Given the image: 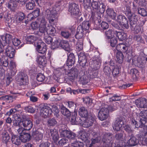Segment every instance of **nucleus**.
I'll use <instances>...</instances> for the list:
<instances>
[{"label":"nucleus","mask_w":147,"mask_h":147,"mask_svg":"<svg viewBox=\"0 0 147 147\" xmlns=\"http://www.w3.org/2000/svg\"><path fill=\"white\" fill-rule=\"evenodd\" d=\"M123 133L116 134L114 143V137L110 133L104 134L102 139V144L103 147H124L121 146L123 142H126V136Z\"/></svg>","instance_id":"1"},{"label":"nucleus","mask_w":147,"mask_h":147,"mask_svg":"<svg viewBox=\"0 0 147 147\" xmlns=\"http://www.w3.org/2000/svg\"><path fill=\"white\" fill-rule=\"evenodd\" d=\"M92 8L91 17L94 18L95 17L100 19L101 14H103L105 10L106 6L102 3H100L97 1H93L91 4Z\"/></svg>","instance_id":"2"},{"label":"nucleus","mask_w":147,"mask_h":147,"mask_svg":"<svg viewBox=\"0 0 147 147\" xmlns=\"http://www.w3.org/2000/svg\"><path fill=\"white\" fill-rule=\"evenodd\" d=\"M39 31L42 33L46 32L47 34L55 35L56 33L55 27L52 25L49 26L45 18H42L39 20Z\"/></svg>","instance_id":"3"},{"label":"nucleus","mask_w":147,"mask_h":147,"mask_svg":"<svg viewBox=\"0 0 147 147\" xmlns=\"http://www.w3.org/2000/svg\"><path fill=\"white\" fill-rule=\"evenodd\" d=\"M138 134L137 135V137L138 138L137 139L136 137L134 136L133 134H131L130 135V139L126 142H123L122 144H121V146L124 147H129L134 146L137 145L138 144H140V138L138 137Z\"/></svg>","instance_id":"4"},{"label":"nucleus","mask_w":147,"mask_h":147,"mask_svg":"<svg viewBox=\"0 0 147 147\" xmlns=\"http://www.w3.org/2000/svg\"><path fill=\"white\" fill-rule=\"evenodd\" d=\"M4 51L5 54L10 58H13L15 55V50L14 49L9 45H2L0 49V53H1Z\"/></svg>","instance_id":"5"},{"label":"nucleus","mask_w":147,"mask_h":147,"mask_svg":"<svg viewBox=\"0 0 147 147\" xmlns=\"http://www.w3.org/2000/svg\"><path fill=\"white\" fill-rule=\"evenodd\" d=\"M58 12L53 9L52 10L47 9V12L48 18L49 20V23L50 24L55 25L57 22V12Z\"/></svg>","instance_id":"6"},{"label":"nucleus","mask_w":147,"mask_h":147,"mask_svg":"<svg viewBox=\"0 0 147 147\" xmlns=\"http://www.w3.org/2000/svg\"><path fill=\"white\" fill-rule=\"evenodd\" d=\"M115 20L119 23L121 28L124 27L127 29L128 28L129 26L128 21L124 15H119L117 16V18H116Z\"/></svg>","instance_id":"7"},{"label":"nucleus","mask_w":147,"mask_h":147,"mask_svg":"<svg viewBox=\"0 0 147 147\" xmlns=\"http://www.w3.org/2000/svg\"><path fill=\"white\" fill-rule=\"evenodd\" d=\"M68 11L71 15L73 17L80 14L78 5L75 3L69 4Z\"/></svg>","instance_id":"8"},{"label":"nucleus","mask_w":147,"mask_h":147,"mask_svg":"<svg viewBox=\"0 0 147 147\" xmlns=\"http://www.w3.org/2000/svg\"><path fill=\"white\" fill-rule=\"evenodd\" d=\"M59 131L61 137H66L70 140H74L76 137V134L71 131L61 129Z\"/></svg>","instance_id":"9"},{"label":"nucleus","mask_w":147,"mask_h":147,"mask_svg":"<svg viewBox=\"0 0 147 147\" xmlns=\"http://www.w3.org/2000/svg\"><path fill=\"white\" fill-rule=\"evenodd\" d=\"M16 79L20 86L25 85L28 83V77L26 75L23 73L18 74Z\"/></svg>","instance_id":"10"},{"label":"nucleus","mask_w":147,"mask_h":147,"mask_svg":"<svg viewBox=\"0 0 147 147\" xmlns=\"http://www.w3.org/2000/svg\"><path fill=\"white\" fill-rule=\"evenodd\" d=\"M107 107L106 106L105 107L102 108L98 113V118L101 121L105 120L108 117L109 110Z\"/></svg>","instance_id":"11"},{"label":"nucleus","mask_w":147,"mask_h":147,"mask_svg":"<svg viewBox=\"0 0 147 147\" xmlns=\"http://www.w3.org/2000/svg\"><path fill=\"white\" fill-rule=\"evenodd\" d=\"M36 51L41 54H44L47 51V47L45 44L42 41L39 40L36 46Z\"/></svg>","instance_id":"12"},{"label":"nucleus","mask_w":147,"mask_h":147,"mask_svg":"<svg viewBox=\"0 0 147 147\" xmlns=\"http://www.w3.org/2000/svg\"><path fill=\"white\" fill-rule=\"evenodd\" d=\"M124 125L123 120L121 118H118L113 124V129L116 131L121 130L124 127Z\"/></svg>","instance_id":"13"},{"label":"nucleus","mask_w":147,"mask_h":147,"mask_svg":"<svg viewBox=\"0 0 147 147\" xmlns=\"http://www.w3.org/2000/svg\"><path fill=\"white\" fill-rule=\"evenodd\" d=\"M52 113V111L51 108L47 106H44L41 109L40 115L42 117L46 118L50 115Z\"/></svg>","instance_id":"14"},{"label":"nucleus","mask_w":147,"mask_h":147,"mask_svg":"<svg viewBox=\"0 0 147 147\" xmlns=\"http://www.w3.org/2000/svg\"><path fill=\"white\" fill-rule=\"evenodd\" d=\"M44 130L42 129H39L35 131H34L32 134L33 137L36 140L39 141L42 139L43 137V133Z\"/></svg>","instance_id":"15"},{"label":"nucleus","mask_w":147,"mask_h":147,"mask_svg":"<svg viewBox=\"0 0 147 147\" xmlns=\"http://www.w3.org/2000/svg\"><path fill=\"white\" fill-rule=\"evenodd\" d=\"M101 61V59L100 57H96L92 61L90 62V64L91 65L92 63H93V66H91V67L94 70H96L100 68Z\"/></svg>","instance_id":"16"},{"label":"nucleus","mask_w":147,"mask_h":147,"mask_svg":"<svg viewBox=\"0 0 147 147\" xmlns=\"http://www.w3.org/2000/svg\"><path fill=\"white\" fill-rule=\"evenodd\" d=\"M22 122L23 126L27 130H30L33 127L32 121L31 120L29 119H23Z\"/></svg>","instance_id":"17"},{"label":"nucleus","mask_w":147,"mask_h":147,"mask_svg":"<svg viewBox=\"0 0 147 147\" xmlns=\"http://www.w3.org/2000/svg\"><path fill=\"white\" fill-rule=\"evenodd\" d=\"M68 59L67 61V66H72L74 64L75 62V57L74 54L71 52H68L67 53Z\"/></svg>","instance_id":"18"},{"label":"nucleus","mask_w":147,"mask_h":147,"mask_svg":"<svg viewBox=\"0 0 147 147\" xmlns=\"http://www.w3.org/2000/svg\"><path fill=\"white\" fill-rule=\"evenodd\" d=\"M10 74L9 75L11 76H13L16 74L17 70L16 69V65L15 62L11 61L9 64Z\"/></svg>","instance_id":"19"},{"label":"nucleus","mask_w":147,"mask_h":147,"mask_svg":"<svg viewBox=\"0 0 147 147\" xmlns=\"http://www.w3.org/2000/svg\"><path fill=\"white\" fill-rule=\"evenodd\" d=\"M61 47L64 49L65 51L70 52L71 51V46L68 42L66 40H61Z\"/></svg>","instance_id":"20"},{"label":"nucleus","mask_w":147,"mask_h":147,"mask_svg":"<svg viewBox=\"0 0 147 147\" xmlns=\"http://www.w3.org/2000/svg\"><path fill=\"white\" fill-rule=\"evenodd\" d=\"M39 40H41L40 38H38L37 37L33 36H28L26 39L27 42L28 44H31L34 42L35 45H36Z\"/></svg>","instance_id":"21"},{"label":"nucleus","mask_w":147,"mask_h":147,"mask_svg":"<svg viewBox=\"0 0 147 147\" xmlns=\"http://www.w3.org/2000/svg\"><path fill=\"white\" fill-rule=\"evenodd\" d=\"M49 135V136H51L55 142L57 141L59 139L58 132L55 129H50Z\"/></svg>","instance_id":"22"},{"label":"nucleus","mask_w":147,"mask_h":147,"mask_svg":"<svg viewBox=\"0 0 147 147\" xmlns=\"http://www.w3.org/2000/svg\"><path fill=\"white\" fill-rule=\"evenodd\" d=\"M138 137L140 138V144L147 145V132L143 133L142 135L140 134Z\"/></svg>","instance_id":"23"},{"label":"nucleus","mask_w":147,"mask_h":147,"mask_svg":"<svg viewBox=\"0 0 147 147\" xmlns=\"http://www.w3.org/2000/svg\"><path fill=\"white\" fill-rule=\"evenodd\" d=\"M36 61L37 63L42 66H45L47 63L46 58L44 56L38 55Z\"/></svg>","instance_id":"24"},{"label":"nucleus","mask_w":147,"mask_h":147,"mask_svg":"<svg viewBox=\"0 0 147 147\" xmlns=\"http://www.w3.org/2000/svg\"><path fill=\"white\" fill-rule=\"evenodd\" d=\"M12 39V36L9 34H6L5 36H1V39L2 40V43L4 45H8V42L9 43Z\"/></svg>","instance_id":"25"},{"label":"nucleus","mask_w":147,"mask_h":147,"mask_svg":"<svg viewBox=\"0 0 147 147\" xmlns=\"http://www.w3.org/2000/svg\"><path fill=\"white\" fill-rule=\"evenodd\" d=\"M137 106L141 108L147 107V100L144 98L141 100H138L136 102Z\"/></svg>","instance_id":"26"},{"label":"nucleus","mask_w":147,"mask_h":147,"mask_svg":"<svg viewBox=\"0 0 147 147\" xmlns=\"http://www.w3.org/2000/svg\"><path fill=\"white\" fill-rule=\"evenodd\" d=\"M127 18L130 22V25H136V24L138 16L137 15H136L135 13H133L131 16H130V18Z\"/></svg>","instance_id":"27"},{"label":"nucleus","mask_w":147,"mask_h":147,"mask_svg":"<svg viewBox=\"0 0 147 147\" xmlns=\"http://www.w3.org/2000/svg\"><path fill=\"white\" fill-rule=\"evenodd\" d=\"M78 70L76 68H73L70 69L68 73V76L72 80L76 78L78 76Z\"/></svg>","instance_id":"28"},{"label":"nucleus","mask_w":147,"mask_h":147,"mask_svg":"<svg viewBox=\"0 0 147 147\" xmlns=\"http://www.w3.org/2000/svg\"><path fill=\"white\" fill-rule=\"evenodd\" d=\"M94 122L93 119L92 117L86 119L84 121L83 127L87 128L92 125Z\"/></svg>","instance_id":"29"},{"label":"nucleus","mask_w":147,"mask_h":147,"mask_svg":"<svg viewBox=\"0 0 147 147\" xmlns=\"http://www.w3.org/2000/svg\"><path fill=\"white\" fill-rule=\"evenodd\" d=\"M107 14L110 18L115 20L116 19V13L112 8L107 9L106 11Z\"/></svg>","instance_id":"30"},{"label":"nucleus","mask_w":147,"mask_h":147,"mask_svg":"<svg viewBox=\"0 0 147 147\" xmlns=\"http://www.w3.org/2000/svg\"><path fill=\"white\" fill-rule=\"evenodd\" d=\"M114 34L121 41L124 40L126 37V34L123 32L115 31Z\"/></svg>","instance_id":"31"},{"label":"nucleus","mask_w":147,"mask_h":147,"mask_svg":"<svg viewBox=\"0 0 147 147\" xmlns=\"http://www.w3.org/2000/svg\"><path fill=\"white\" fill-rule=\"evenodd\" d=\"M116 56V60L119 63H121L123 62L124 56L121 52L117 51Z\"/></svg>","instance_id":"32"},{"label":"nucleus","mask_w":147,"mask_h":147,"mask_svg":"<svg viewBox=\"0 0 147 147\" xmlns=\"http://www.w3.org/2000/svg\"><path fill=\"white\" fill-rule=\"evenodd\" d=\"M84 30L81 26H78L77 28L76 38L78 39L82 38L84 36Z\"/></svg>","instance_id":"33"},{"label":"nucleus","mask_w":147,"mask_h":147,"mask_svg":"<svg viewBox=\"0 0 147 147\" xmlns=\"http://www.w3.org/2000/svg\"><path fill=\"white\" fill-rule=\"evenodd\" d=\"M78 113L80 116L83 117H86L88 116V111L87 109L84 107H82L79 109Z\"/></svg>","instance_id":"34"},{"label":"nucleus","mask_w":147,"mask_h":147,"mask_svg":"<svg viewBox=\"0 0 147 147\" xmlns=\"http://www.w3.org/2000/svg\"><path fill=\"white\" fill-rule=\"evenodd\" d=\"M117 51L121 50L123 52L126 53L128 50V47L125 44L120 43L116 46Z\"/></svg>","instance_id":"35"},{"label":"nucleus","mask_w":147,"mask_h":147,"mask_svg":"<svg viewBox=\"0 0 147 147\" xmlns=\"http://www.w3.org/2000/svg\"><path fill=\"white\" fill-rule=\"evenodd\" d=\"M63 1H61L57 2L53 9L57 11L61 10L63 9Z\"/></svg>","instance_id":"36"},{"label":"nucleus","mask_w":147,"mask_h":147,"mask_svg":"<svg viewBox=\"0 0 147 147\" xmlns=\"http://www.w3.org/2000/svg\"><path fill=\"white\" fill-rule=\"evenodd\" d=\"M11 140L13 143L17 145H20L21 142L20 137L16 135H13Z\"/></svg>","instance_id":"37"},{"label":"nucleus","mask_w":147,"mask_h":147,"mask_svg":"<svg viewBox=\"0 0 147 147\" xmlns=\"http://www.w3.org/2000/svg\"><path fill=\"white\" fill-rule=\"evenodd\" d=\"M13 125L16 126H20L21 123V119L20 115H18L16 116H15L14 120L13 122Z\"/></svg>","instance_id":"38"},{"label":"nucleus","mask_w":147,"mask_h":147,"mask_svg":"<svg viewBox=\"0 0 147 147\" xmlns=\"http://www.w3.org/2000/svg\"><path fill=\"white\" fill-rule=\"evenodd\" d=\"M79 81L82 85H85L89 82V80L87 75H84L80 78Z\"/></svg>","instance_id":"39"},{"label":"nucleus","mask_w":147,"mask_h":147,"mask_svg":"<svg viewBox=\"0 0 147 147\" xmlns=\"http://www.w3.org/2000/svg\"><path fill=\"white\" fill-rule=\"evenodd\" d=\"M20 137L21 142L25 143L30 140V136L29 134L25 133L22 135H21Z\"/></svg>","instance_id":"40"},{"label":"nucleus","mask_w":147,"mask_h":147,"mask_svg":"<svg viewBox=\"0 0 147 147\" xmlns=\"http://www.w3.org/2000/svg\"><path fill=\"white\" fill-rule=\"evenodd\" d=\"M17 6L16 3L13 0H10L8 3V7L11 11H14L16 9Z\"/></svg>","instance_id":"41"},{"label":"nucleus","mask_w":147,"mask_h":147,"mask_svg":"<svg viewBox=\"0 0 147 147\" xmlns=\"http://www.w3.org/2000/svg\"><path fill=\"white\" fill-rule=\"evenodd\" d=\"M2 140L3 142L6 144L10 139V136L9 134L6 131L3 132L2 134Z\"/></svg>","instance_id":"42"},{"label":"nucleus","mask_w":147,"mask_h":147,"mask_svg":"<svg viewBox=\"0 0 147 147\" xmlns=\"http://www.w3.org/2000/svg\"><path fill=\"white\" fill-rule=\"evenodd\" d=\"M0 99L3 100L7 103H9L13 101V98L11 96H5L0 97Z\"/></svg>","instance_id":"43"},{"label":"nucleus","mask_w":147,"mask_h":147,"mask_svg":"<svg viewBox=\"0 0 147 147\" xmlns=\"http://www.w3.org/2000/svg\"><path fill=\"white\" fill-rule=\"evenodd\" d=\"M16 21L18 22H21L25 18V16L24 13L22 12H19L17 13L16 16Z\"/></svg>","instance_id":"44"},{"label":"nucleus","mask_w":147,"mask_h":147,"mask_svg":"<svg viewBox=\"0 0 147 147\" xmlns=\"http://www.w3.org/2000/svg\"><path fill=\"white\" fill-rule=\"evenodd\" d=\"M115 31L113 32L112 29H109L105 31V35L107 39H109L114 37Z\"/></svg>","instance_id":"45"},{"label":"nucleus","mask_w":147,"mask_h":147,"mask_svg":"<svg viewBox=\"0 0 147 147\" xmlns=\"http://www.w3.org/2000/svg\"><path fill=\"white\" fill-rule=\"evenodd\" d=\"M61 112L63 115L66 117H69L71 115L69 111L64 106L62 107Z\"/></svg>","instance_id":"46"},{"label":"nucleus","mask_w":147,"mask_h":147,"mask_svg":"<svg viewBox=\"0 0 147 147\" xmlns=\"http://www.w3.org/2000/svg\"><path fill=\"white\" fill-rule=\"evenodd\" d=\"M90 24V22L88 21H85L83 22L82 26H81L82 29L86 30L89 29Z\"/></svg>","instance_id":"47"},{"label":"nucleus","mask_w":147,"mask_h":147,"mask_svg":"<svg viewBox=\"0 0 147 147\" xmlns=\"http://www.w3.org/2000/svg\"><path fill=\"white\" fill-rule=\"evenodd\" d=\"M61 41L60 40H57L52 44L51 48L54 49L59 47H61Z\"/></svg>","instance_id":"48"},{"label":"nucleus","mask_w":147,"mask_h":147,"mask_svg":"<svg viewBox=\"0 0 147 147\" xmlns=\"http://www.w3.org/2000/svg\"><path fill=\"white\" fill-rule=\"evenodd\" d=\"M130 26L131 29L134 30L135 33H138L140 31L141 28V26L136 24Z\"/></svg>","instance_id":"49"},{"label":"nucleus","mask_w":147,"mask_h":147,"mask_svg":"<svg viewBox=\"0 0 147 147\" xmlns=\"http://www.w3.org/2000/svg\"><path fill=\"white\" fill-rule=\"evenodd\" d=\"M35 6V4L33 1H31L26 4V8L28 10H32Z\"/></svg>","instance_id":"50"},{"label":"nucleus","mask_w":147,"mask_h":147,"mask_svg":"<svg viewBox=\"0 0 147 147\" xmlns=\"http://www.w3.org/2000/svg\"><path fill=\"white\" fill-rule=\"evenodd\" d=\"M103 136H104V135ZM103 136L102 137V138H103ZM101 138L99 137H98L97 138L94 139H92V144H94L96 143H100L101 146H102V147H103L102 144V140H101Z\"/></svg>","instance_id":"51"},{"label":"nucleus","mask_w":147,"mask_h":147,"mask_svg":"<svg viewBox=\"0 0 147 147\" xmlns=\"http://www.w3.org/2000/svg\"><path fill=\"white\" fill-rule=\"evenodd\" d=\"M131 8L129 6L127 5L125 6V14L127 17L130 18V16H131L132 13H131Z\"/></svg>","instance_id":"52"},{"label":"nucleus","mask_w":147,"mask_h":147,"mask_svg":"<svg viewBox=\"0 0 147 147\" xmlns=\"http://www.w3.org/2000/svg\"><path fill=\"white\" fill-rule=\"evenodd\" d=\"M83 44L81 41H78L76 45V48L78 51H80L83 49Z\"/></svg>","instance_id":"53"},{"label":"nucleus","mask_w":147,"mask_h":147,"mask_svg":"<svg viewBox=\"0 0 147 147\" xmlns=\"http://www.w3.org/2000/svg\"><path fill=\"white\" fill-rule=\"evenodd\" d=\"M41 18H39L38 20V22H32L31 24V26L33 30H36L38 29V27L39 28V25L40 24L39 20Z\"/></svg>","instance_id":"54"},{"label":"nucleus","mask_w":147,"mask_h":147,"mask_svg":"<svg viewBox=\"0 0 147 147\" xmlns=\"http://www.w3.org/2000/svg\"><path fill=\"white\" fill-rule=\"evenodd\" d=\"M138 13L139 14L143 16H145L147 15V12L143 8H139L138 9Z\"/></svg>","instance_id":"55"},{"label":"nucleus","mask_w":147,"mask_h":147,"mask_svg":"<svg viewBox=\"0 0 147 147\" xmlns=\"http://www.w3.org/2000/svg\"><path fill=\"white\" fill-rule=\"evenodd\" d=\"M110 39V45L112 47H115L117 43V38L114 36Z\"/></svg>","instance_id":"56"},{"label":"nucleus","mask_w":147,"mask_h":147,"mask_svg":"<svg viewBox=\"0 0 147 147\" xmlns=\"http://www.w3.org/2000/svg\"><path fill=\"white\" fill-rule=\"evenodd\" d=\"M83 100L84 102L86 103L87 105H91L92 100V99H90L89 97L87 96L83 98Z\"/></svg>","instance_id":"57"},{"label":"nucleus","mask_w":147,"mask_h":147,"mask_svg":"<svg viewBox=\"0 0 147 147\" xmlns=\"http://www.w3.org/2000/svg\"><path fill=\"white\" fill-rule=\"evenodd\" d=\"M48 125L49 126H53L57 124V122L54 119H50L48 120Z\"/></svg>","instance_id":"58"},{"label":"nucleus","mask_w":147,"mask_h":147,"mask_svg":"<svg viewBox=\"0 0 147 147\" xmlns=\"http://www.w3.org/2000/svg\"><path fill=\"white\" fill-rule=\"evenodd\" d=\"M138 72L137 70L135 69H132L131 70L130 74L133 78L135 79L136 78Z\"/></svg>","instance_id":"59"},{"label":"nucleus","mask_w":147,"mask_h":147,"mask_svg":"<svg viewBox=\"0 0 147 147\" xmlns=\"http://www.w3.org/2000/svg\"><path fill=\"white\" fill-rule=\"evenodd\" d=\"M45 76L41 73L38 74L37 76V80L39 82H42L45 79Z\"/></svg>","instance_id":"60"},{"label":"nucleus","mask_w":147,"mask_h":147,"mask_svg":"<svg viewBox=\"0 0 147 147\" xmlns=\"http://www.w3.org/2000/svg\"><path fill=\"white\" fill-rule=\"evenodd\" d=\"M79 59L81 61L84 62L85 63L86 62V56L83 53H80L78 55Z\"/></svg>","instance_id":"61"},{"label":"nucleus","mask_w":147,"mask_h":147,"mask_svg":"<svg viewBox=\"0 0 147 147\" xmlns=\"http://www.w3.org/2000/svg\"><path fill=\"white\" fill-rule=\"evenodd\" d=\"M45 42L48 44H50L51 43L52 41V38L49 35L45 36L44 37Z\"/></svg>","instance_id":"62"},{"label":"nucleus","mask_w":147,"mask_h":147,"mask_svg":"<svg viewBox=\"0 0 147 147\" xmlns=\"http://www.w3.org/2000/svg\"><path fill=\"white\" fill-rule=\"evenodd\" d=\"M90 0H83V5L85 8H87L90 6Z\"/></svg>","instance_id":"63"},{"label":"nucleus","mask_w":147,"mask_h":147,"mask_svg":"<svg viewBox=\"0 0 147 147\" xmlns=\"http://www.w3.org/2000/svg\"><path fill=\"white\" fill-rule=\"evenodd\" d=\"M124 129L128 134V136H130L132 134V131L130 127L128 125H126Z\"/></svg>","instance_id":"64"}]
</instances>
